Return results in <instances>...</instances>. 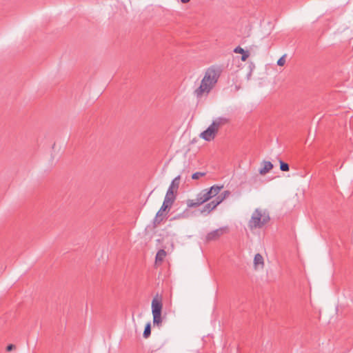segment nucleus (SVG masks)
Returning <instances> with one entry per match:
<instances>
[{
	"instance_id": "24",
	"label": "nucleus",
	"mask_w": 353,
	"mask_h": 353,
	"mask_svg": "<svg viewBox=\"0 0 353 353\" xmlns=\"http://www.w3.org/2000/svg\"><path fill=\"white\" fill-rule=\"evenodd\" d=\"M210 125L212 126L213 128L216 130V132H218L219 129L221 127L219 123L218 122H216V121L215 119L212 121V123H211Z\"/></svg>"
},
{
	"instance_id": "9",
	"label": "nucleus",
	"mask_w": 353,
	"mask_h": 353,
	"mask_svg": "<svg viewBox=\"0 0 353 353\" xmlns=\"http://www.w3.org/2000/svg\"><path fill=\"white\" fill-rule=\"evenodd\" d=\"M273 168V164L270 161H264L262 163V167L259 169V172L261 175H265Z\"/></svg>"
},
{
	"instance_id": "15",
	"label": "nucleus",
	"mask_w": 353,
	"mask_h": 353,
	"mask_svg": "<svg viewBox=\"0 0 353 353\" xmlns=\"http://www.w3.org/2000/svg\"><path fill=\"white\" fill-rule=\"evenodd\" d=\"M151 334V323L148 322L145 324L144 331L143 333V336L145 339H148Z\"/></svg>"
},
{
	"instance_id": "10",
	"label": "nucleus",
	"mask_w": 353,
	"mask_h": 353,
	"mask_svg": "<svg viewBox=\"0 0 353 353\" xmlns=\"http://www.w3.org/2000/svg\"><path fill=\"white\" fill-rule=\"evenodd\" d=\"M176 194L175 191L168 189L164 201H166V203H170V204H173L176 199Z\"/></svg>"
},
{
	"instance_id": "14",
	"label": "nucleus",
	"mask_w": 353,
	"mask_h": 353,
	"mask_svg": "<svg viewBox=\"0 0 353 353\" xmlns=\"http://www.w3.org/2000/svg\"><path fill=\"white\" fill-rule=\"evenodd\" d=\"M167 253L163 249H160L155 256V263H161L163 261L164 258L165 257Z\"/></svg>"
},
{
	"instance_id": "27",
	"label": "nucleus",
	"mask_w": 353,
	"mask_h": 353,
	"mask_svg": "<svg viewBox=\"0 0 353 353\" xmlns=\"http://www.w3.org/2000/svg\"><path fill=\"white\" fill-rule=\"evenodd\" d=\"M182 3H186L190 1V0H181Z\"/></svg>"
},
{
	"instance_id": "7",
	"label": "nucleus",
	"mask_w": 353,
	"mask_h": 353,
	"mask_svg": "<svg viewBox=\"0 0 353 353\" xmlns=\"http://www.w3.org/2000/svg\"><path fill=\"white\" fill-rule=\"evenodd\" d=\"M216 133V130L214 129L212 126L210 125L205 130L200 134V137L206 141H210L215 138Z\"/></svg>"
},
{
	"instance_id": "13",
	"label": "nucleus",
	"mask_w": 353,
	"mask_h": 353,
	"mask_svg": "<svg viewBox=\"0 0 353 353\" xmlns=\"http://www.w3.org/2000/svg\"><path fill=\"white\" fill-rule=\"evenodd\" d=\"M181 176L178 175L176 176L171 182L168 189H171L173 191H175V193H177V190L179 187Z\"/></svg>"
},
{
	"instance_id": "21",
	"label": "nucleus",
	"mask_w": 353,
	"mask_h": 353,
	"mask_svg": "<svg viewBox=\"0 0 353 353\" xmlns=\"http://www.w3.org/2000/svg\"><path fill=\"white\" fill-rule=\"evenodd\" d=\"M163 221V218H157L154 217L153 219V228H156L158 225L161 223V222Z\"/></svg>"
},
{
	"instance_id": "16",
	"label": "nucleus",
	"mask_w": 353,
	"mask_h": 353,
	"mask_svg": "<svg viewBox=\"0 0 353 353\" xmlns=\"http://www.w3.org/2000/svg\"><path fill=\"white\" fill-rule=\"evenodd\" d=\"M230 194V192L229 190H225L220 195L217 196L215 199L217 201H220V203Z\"/></svg>"
},
{
	"instance_id": "18",
	"label": "nucleus",
	"mask_w": 353,
	"mask_h": 353,
	"mask_svg": "<svg viewBox=\"0 0 353 353\" xmlns=\"http://www.w3.org/2000/svg\"><path fill=\"white\" fill-rule=\"evenodd\" d=\"M215 120L219 123L221 126L225 125L229 122V119L228 118L222 117H218L215 119Z\"/></svg>"
},
{
	"instance_id": "22",
	"label": "nucleus",
	"mask_w": 353,
	"mask_h": 353,
	"mask_svg": "<svg viewBox=\"0 0 353 353\" xmlns=\"http://www.w3.org/2000/svg\"><path fill=\"white\" fill-rule=\"evenodd\" d=\"M188 216V212L186 210L183 211L182 213L177 214L172 219H177L181 218H186Z\"/></svg>"
},
{
	"instance_id": "19",
	"label": "nucleus",
	"mask_w": 353,
	"mask_h": 353,
	"mask_svg": "<svg viewBox=\"0 0 353 353\" xmlns=\"http://www.w3.org/2000/svg\"><path fill=\"white\" fill-rule=\"evenodd\" d=\"M172 204H170V203H166V201H163V203L160 208V212H165L167 210H169Z\"/></svg>"
},
{
	"instance_id": "8",
	"label": "nucleus",
	"mask_w": 353,
	"mask_h": 353,
	"mask_svg": "<svg viewBox=\"0 0 353 353\" xmlns=\"http://www.w3.org/2000/svg\"><path fill=\"white\" fill-rule=\"evenodd\" d=\"M220 204V201H217L215 199L205 204L203 208L200 210L201 214H208L210 212H212L214 209L216 208L217 205Z\"/></svg>"
},
{
	"instance_id": "6",
	"label": "nucleus",
	"mask_w": 353,
	"mask_h": 353,
	"mask_svg": "<svg viewBox=\"0 0 353 353\" xmlns=\"http://www.w3.org/2000/svg\"><path fill=\"white\" fill-rule=\"evenodd\" d=\"M222 188L223 185H214L208 189L203 190L202 193L205 196V197L209 201L212 198L216 196V195L219 193Z\"/></svg>"
},
{
	"instance_id": "17",
	"label": "nucleus",
	"mask_w": 353,
	"mask_h": 353,
	"mask_svg": "<svg viewBox=\"0 0 353 353\" xmlns=\"http://www.w3.org/2000/svg\"><path fill=\"white\" fill-rule=\"evenodd\" d=\"M279 163H280V170L281 171H284V172L289 171L290 165L288 163H287L281 160L279 161Z\"/></svg>"
},
{
	"instance_id": "4",
	"label": "nucleus",
	"mask_w": 353,
	"mask_h": 353,
	"mask_svg": "<svg viewBox=\"0 0 353 353\" xmlns=\"http://www.w3.org/2000/svg\"><path fill=\"white\" fill-rule=\"evenodd\" d=\"M228 228L227 226L221 227L216 230L208 232L205 236V241L210 242L219 239L222 235L228 232Z\"/></svg>"
},
{
	"instance_id": "26",
	"label": "nucleus",
	"mask_w": 353,
	"mask_h": 353,
	"mask_svg": "<svg viewBox=\"0 0 353 353\" xmlns=\"http://www.w3.org/2000/svg\"><path fill=\"white\" fill-rule=\"evenodd\" d=\"M163 215V212H160V210L157 212L155 217L161 218V216Z\"/></svg>"
},
{
	"instance_id": "5",
	"label": "nucleus",
	"mask_w": 353,
	"mask_h": 353,
	"mask_svg": "<svg viewBox=\"0 0 353 353\" xmlns=\"http://www.w3.org/2000/svg\"><path fill=\"white\" fill-rule=\"evenodd\" d=\"M208 199L205 197V196L202 193V190L196 195V198L195 199H188L187 200V205L188 208H196L198 207L205 202L208 201Z\"/></svg>"
},
{
	"instance_id": "12",
	"label": "nucleus",
	"mask_w": 353,
	"mask_h": 353,
	"mask_svg": "<svg viewBox=\"0 0 353 353\" xmlns=\"http://www.w3.org/2000/svg\"><path fill=\"white\" fill-rule=\"evenodd\" d=\"M254 265L255 267V269H257L259 265L261 268H263V265H264L263 257L262 256V255L261 254L257 253L255 254L254 258Z\"/></svg>"
},
{
	"instance_id": "1",
	"label": "nucleus",
	"mask_w": 353,
	"mask_h": 353,
	"mask_svg": "<svg viewBox=\"0 0 353 353\" xmlns=\"http://www.w3.org/2000/svg\"><path fill=\"white\" fill-rule=\"evenodd\" d=\"M221 73V69L219 67L213 65L207 70L200 86L194 92L196 98H201L204 93L208 94L210 92L217 83Z\"/></svg>"
},
{
	"instance_id": "3",
	"label": "nucleus",
	"mask_w": 353,
	"mask_h": 353,
	"mask_svg": "<svg viewBox=\"0 0 353 353\" xmlns=\"http://www.w3.org/2000/svg\"><path fill=\"white\" fill-rule=\"evenodd\" d=\"M162 296L157 294L152 301V313L153 316V325L154 326H160L162 323Z\"/></svg>"
},
{
	"instance_id": "20",
	"label": "nucleus",
	"mask_w": 353,
	"mask_h": 353,
	"mask_svg": "<svg viewBox=\"0 0 353 353\" xmlns=\"http://www.w3.org/2000/svg\"><path fill=\"white\" fill-rule=\"evenodd\" d=\"M206 174L205 172H196L192 174V179L194 180H197L201 176H204Z\"/></svg>"
},
{
	"instance_id": "23",
	"label": "nucleus",
	"mask_w": 353,
	"mask_h": 353,
	"mask_svg": "<svg viewBox=\"0 0 353 353\" xmlns=\"http://www.w3.org/2000/svg\"><path fill=\"white\" fill-rule=\"evenodd\" d=\"M285 57L286 54L283 55L278 61L277 65L279 66H283L285 63Z\"/></svg>"
},
{
	"instance_id": "11",
	"label": "nucleus",
	"mask_w": 353,
	"mask_h": 353,
	"mask_svg": "<svg viewBox=\"0 0 353 353\" xmlns=\"http://www.w3.org/2000/svg\"><path fill=\"white\" fill-rule=\"evenodd\" d=\"M234 52L235 53H239L240 54H241V61H245L247 60V59L250 56V52L248 50H245L243 48H242L240 46H237L234 49Z\"/></svg>"
},
{
	"instance_id": "2",
	"label": "nucleus",
	"mask_w": 353,
	"mask_h": 353,
	"mask_svg": "<svg viewBox=\"0 0 353 353\" xmlns=\"http://www.w3.org/2000/svg\"><path fill=\"white\" fill-rule=\"evenodd\" d=\"M270 217L268 212H263L259 209H256L248 222V227L253 230L256 228H261L269 222Z\"/></svg>"
},
{
	"instance_id": "25",
	"label": "nucleus",
	"mask_w": 353,
	"mask_h": 353,
	"mask_svg": "<svg viewBox=\"0 0 353 353\" xmlns=\"http://www.w3.org/2000/svg\"><path fill=\"white\" fill-rule=\"evenodd\" d=\"M16 348V346L13 344H9L6 347V351L11 352Z\"/></svg>"
}]
</instances>
